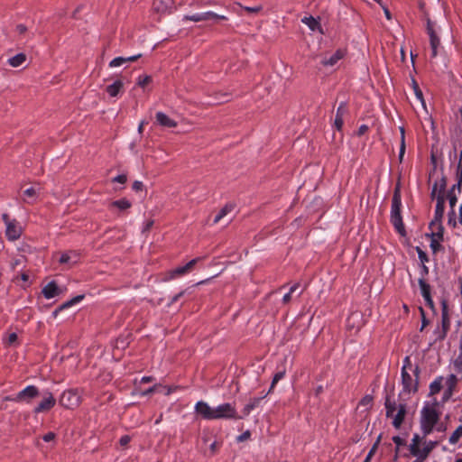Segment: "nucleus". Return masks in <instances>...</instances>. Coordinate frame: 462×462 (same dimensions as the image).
I'll return each instance as SVG.
<instances>
[{
	"mask_svg": "<svg viewBox=\"0 0 462 462\" xmlns=\"http://www.w3.org/2000/svg\"><path fill=\"white\" fill-rule=\"evenodd\" d=\"M40 392L34 385H29L23 391L19 392L14 397H6L7 401H14L16 402H30L33 398L39 396Z\"/></svg>",
	"mask_w": 462,
	"mask_h": 462,
	"instance_id": "423d86ee",
	"label": "nucleus"
},
{
	"mask_svg": "<svg viewBox=\"0 0 462 462\" xmlns=\"http://www.w3.org/2000/svg\"><path fill=\"white\" fill-rule=\"evenodd\" d=\"M457 383V377L455 374H450L448 378V394H452V390L455 387Z\"/></svg>",
	"mask_w": 462,
	"mask_h": 462,
	"instance_id": "3c124183",
	"label": "nucleus"
},
{
	"mask_svg": "<svg viewBox=\"0 0 462 462\" xmlns=\"http://www.w3.org/2000/svg\"><path fill=\"white\" fill-rule=\"evenodd\" d=\"M360 319V314L356 312L352 313L346 320V326L348 328H353L355 327V321Z\"/></svg>",
	"mask_w": 462,
	"mask_h": 462,
	"instance_id": "79ce46f5",
	"label": "nucleus"
},
{
	"mask_svg": "<svg viewBox=\"0 0 462 462\" xmlns=\"http://www.w3.org/2000/svg\"><path fill=\"white\" fill-rule=\"evenodd\" d=\"M284 374H285V371H279V372H277V373L274 374V376H273V382H272L271 387H270V389H269V391H268V393H272V391H273V389L274 385H275V384H276L280 380H282V379L284 377Z\"/></svg>",
	"mask_w": 462,
	"mask_h": 462,
	"instance_id": "a19ab883",
	"label": "nucleus"
},
{
	"mask_svg": "<svg viewBox=\"0 0 462 462\" xmlns=\"http://www.w3.org/2000/svg\"><path fill=\"white\" fill-rule=\"evenodd\" d=\"M412 87H413V90H414L416 97L424 105L422 91L420 90L419 85L417 84V82L414 79H412Z\"/></svg>",
	"mask_w": 462,
	"mask_h": 462,
	"instance_id": "ea45409f",
	"label": "nucleus"
},
{
	"mask_svg": "<svg viewBox=\"0 0 462 462\" xmlns=\"http://www.w3.org/2000/svg\"><path fill=\"white\" fill-rule=\"evenodd\" d=\"M440 241L441 240H439L437 237H431L430 248L433 253H437L438 251H439L442 248V246L440 245Z\"/></svg>",
	"mask_w": 462,
	"mask_h": 462,
	"instance_id": "c03bdc74",
	"label": "nucleus"
},
{
	"mask_svg": "<svg viewBox=\"0 0 462 462\" xmlns=\"http://www.w3.org/2000/svg\"><path fill=\"white\" fill-rule=\"evenodd\" d=\"M215 420L219 419H234L240 420L244 416H239L236 412V407L231 403H223L214 408Z\"/></svg>",
	"mask_w": 462,
	"mask_h": 462,
	"instance_id": "39448f33",
	"label": "nucleus"
},
{
	"mask_svg": "<svg viewBox=\"0 0 462 462\" xmlns=\"http://www.w3.org/2000/svg\"><path fill=\"white\" fill-rule=\"evenodd\" d=\"M195 411L205 420H215L214 408H211L203 401H199L196 403Z\"/></svg>",
	"mask_w": 462,
	"mask_h": 462,
	"instance_id": "9d476101",
	"label": "nucleus"
},
{
	"mask_svg": "<svg viewBox=\"0 0 462 462\" xmlns=\"http://www.w3.org/2000/svg\"><path fill=\"white\" fill-rule=\"evenodd\" d=\"M456 191H457V187H455V184L451 187V189L448 191L447 199L449 203L450 208H455L457 202V197L456 194Z\"/></svg>",
	"mask_w": 462,
	"mask_h": 462,
	"instance_id": "473e14b6",
	"label": "nucleus"
},
{
	"mask_svg": "<svg viewBox=\"0 0 462 462\" xmlns=\"http://www.w3.org/2000/svg\"><path fill=\"white\" fill-rule=\"evenodd\" d=\"M5 235L11 241H14L21 236L22 227L15 219H13L12 223H8V226H6Z\"/></svg>",
	"mask_w": 462,
	"mask_h": 462,
	"instance_id": "4468645a",
	"label": "nucleus"
},
{
	"mask_svg": "<svg viewBox=\"0 0 462 462\" xmlns=\"http://www.w3.org/2000/svg\"><path fill=\"white\" fill-rule=\"evenodd\" d=\"M430 36V43L431 47V57L435 58L438 54V47L440 44V41L439 36L437 35L436 32H431Z\"/></svg>",
	"mask_w": 462,
	"mask_h": 462,
	"instance_id": "393cba45",
	"label": "nucleus"
},
{
	"mask_svg": "<svg viewBox=\"0 0 462 462\" xmlns=\"http://www.w3.org/2000/svg\"><path fill=\"white\" fill-rule=\"evenodd\" d=\"M56 403V400L53 395L49 393L47 396H45L42 401L34 408L33 411L35 413L44 412L50 411L52 407H54Z\"/></svg>",
	"mask_w": 462,
	"mask_h": 462,
	"instance_id": "9b49d317",
	"label": "nucleus"
},
{
	"mask_svg": "<svg viewBox=\"0 0 462 462\" xmlns=\"http://www.w3.org/2000/svg\"><path fill=\"white\" fill-rule=\"evenodd\" d=\"M250 436H251L250 431L246 430L237 437V441H239V442L245 441V440L248 439L250 438Z\"/></svg>",
	"mask_w": 462,
	"mask_h": 462,
	"instance_id": "0e129e2a",
	"label": "nucleus"
},
{
	"mask_svg": "<svg viewBox=\"0 0 462 462\" xmlns=\"http://www.w3.org/2000/svg\"><path fill=\"white\" fill-rule=\"evenodd\" d=\"M410 372L411 371L401 372L402 390L400 395L416 393L419 390V378L420 374L419 365H416L411 372L414 378Z\"/></svg>",
	"mask_w": 462,
	"mask_h": 462,
	"instance_id": "7ed1b4c3",
	"label": "nucleus"
},
{
	"mask_svg": "<svg viewBox=\"0 0 462 462\" xmlns=\"http://www.w3.org/2000/svg\"><path fill=\"white\" fill-rule=\"evenodd\" d=\"M133 189L134 191H140L143 189V184L142 181H139V180H135L134 183H133V186H132Z\"/></svg>",
	"mask_w": 462,
	"mask_h": 462,
	"instance_id": "69168bd1",
	"label": "nucleus"
},
{
	"mask_svg": "<svg viewBox=\"0 0 462 462\" xmlns=\"http://www.w3.org/2000/svg\"><path fill=\"white\" fill-rule=\"evenodd\" d=\"M462 436V425L458 426L457 430L449 437V443L456 444Z\"/></svg>",
	"mask_w": 462,
	"mask_h": 462,
	"instance_id": "4c0bfd02",
	"label": "nucleus"
},
{
	"mask_svg": "<svg viewBox=\"0 0 462 462\" xmlns=\"http://www.w3.org/2000/svg\"><path fill=\"white\" fill-rule=\"evenodd\" d=\"M417 253L419 259L421 261L422 263L429 261L427 254L422 251L420 247H417Z\"/></svg>",
	"mask_w": 462,
	"mask_h": 462,
	"instance_id": "5fc2aeb1",
	"label": "nucleus"
},
{
	"mask_svg": "<svg viewBox=\"0 0 462 462\" xmlns=\"http://www.w3.org/2000/svg\"><path fill=\"white\" fill-rule=\"evenodd\" d=\"M346 113H347L346 103V102H341V104L339 105V106L337 109L336 118H335V122H334L335 127L338 131H340L342 129V127H343V124H344L343 116Z\"/></svg>",
	"mask_w": 462,
	"mask_h": 462,
	"instance_id": "a211bd4d",
	"label": "nucleus"
},
{
	"mask_svg": "<svg viewBox=\"0 0 462 462\" xmlns=\"http://www.w3.org/2000/svg\"><path fill=\"white\" fill-rule=\"evenodd\" d=\"M442 388V377H438L430 385V395L437 394Z\"/></svg>",
	"mask_w": 462,
	"mask_h": 462,
	"instance_id": "72a5a7b5",
	"label": "nucleus"
},
{
	"mask_svg": "<svg viewBox=\"0 0 462 462\" xmlns=\"http://www.w3.org/2000/svg\"><path fill=\"white\" fill-rule=\"evenodd\" d=\"M298 287H299L298 283H296L291 287L290 291L288 293H286L282 298L283 303L287 304L290 302V300L291 299V294L298 289Z\"/></svg>",
	"mask_w": 462,
	"mask_h": 462,
	"instance_id": "49530a36",
	"label": "nucleus"
},
{
	"mask_svg": "<svg viewBox=\"0 0 462 462\" xmlns=\"http://www.w3.org/2000/svg\"><path fill=\"white\" fill-rule=\"evenodd\" d=\"M439 414L434 406L426 404L422 408L420 421L436 425V423L439 421Z\"/></svg>",
	"mask_w": 462,
	"mask_h": 462,
	"instance_id": "6e6552de",
	"label": "nucleus"
},
{
	"mask_svg": "<svg viewBox=\"0 0 462 462\" xmlns=\"http://www.w3.org/2000/svg\"><path fill=\"white\" fill-rule=\"evenodd\" d=\"M152 82V77L149 75H142L137 79V85L141 88H145L148 84Z\"/></svg>",
	"mask_w": 462,
	"mask_h": 462,
	"instance_id": "58836bf2",
	"label": "nucleus"
},
{
	"mask_svg": "<svg viewBox=\"0 0 462 462\" xmlns=\"http://www.w3.org/2000/svg\"><path fill=\"white\" fill-rule=\"evenodd\" d=\"M55 439V434L53 432H48L42 437V439L46 442H50Z\"/></svg>",
	"mask_w": 462,
	"mask_h": 462,
	"instance_id": "774afa93",
	"label": "nucleus"
},
{
	"mask_svg": "<svg viewBox=\"0 0 462 462\" xmlns=\"http://www.w3.org/2000/svg\"><path fill=\"white\" fill-rule=\"evenodd\" d=\"M122 88L123 82L121 80H116L113 84L106 87V92L110 97H115L118 95Z\"/></svg>",
	"mask_w": 462,
	"mask_h": 462,
	"instance_id": "a878e982",
	"label": "nucleus"
},
{
	"mask_svg": "<svg viewBox=\"0 0 462 462\" xmlns=\"http://www.w3.org/2000/svg\"><path fill=\"white\" fill-rule=\"evenodd\" d=\"M402 198L401 188L398 183L393 190L391 208V222L401 236H405V227L401 215Z\"/></svg>",
	"mask_w": 462,
	"mask_h": 462,
	"instance_id": "f257e3e1",
	"label": "nucleus"
},
{
	"mask_svg": "<svg viewBox=\"0 0 462 462\" xmlns=\"http://www.w3.org/2000/svg\"><path fill=\"white\" fill-rule=\"evenodd\" d=\"M419 285L420 288L421 295L426 302V305L433 311H435V305L430 294V285L427 283L425 279L423 278L419 279Z\"/></svg>",
	"mask_w": 462,
	"mask_h": 462,
	"instance_id": "1a4fd4ad",
	"label": "nucleus"
},
{
	"mask_svg": "<svg viewBox=\"0 0 462 462\" xmlns=\"http://www.w3.org/2000/svg\"><path fill=\"white\" fill-rule=\"evenodd\" d=\"M447 187V178L445 176H442L440 178L439 182V194H438L436 200V208H435V213H434V218L431 221H442L443 216H444V210H445V200L446 197L444 195V192L446 190Z\"/></svg>",
	"mask_w": 462,
	"mask_h": 462,
	"instance_id": "20e7f679",
	"label": "nucleus"
},
{
	"mask_svg": "<svg viewBox=\"0 0 462 462\" xmlns=\"http://www.w3.org/2000/svg\"><path fill=\"white\" fill-rule=\"evenodd\" d=\"M441 328L448 331L450 328V319L448 314V305L447 300H441Z\"/></svg>",
	"mask_w": 462,
	"mask_h": 462,
	"instance_id": "dca6fc26",
	"label": "nucleus"
},
{
	"mask_svg": "<svg viewBox=\"0 0 462 462\" xmlns=\"http://www.w3.org/2000/svg\"><path fill=\"white\" fill-rule=\"evenodd\" d=\"M26 60V55L24 53H18L15 56L8 60L10 66L16 68L21 66Z\"/></svg>",
	"mask_w": 462,
	"mask_h": 462,
	"instance_id": "c756f323",
	"label": "nucleus"
},
{
	"mask_svg": "<svg viewBox=\"0 0 462 462\" xmlns=\"http://www.w3.org/2000/svg\"><path fill=\"white\" fill-rule=\"evenodd\" d=\"M42 292L46 299H52L60 294V290L56 282L52 281L43 287Z\"/></svg>",
	"mask_w": 462,
	"mask_h": 462,
	"instance_id": "6ab92c4d",
	"label": "nucleus"
},
{
	"mask_svg": "<svg viewBox=\"0 0 462 462\" xmlns=\"http://www.w3.org/2000/svg\"><path fill=\"white\" fill-rule=\"evenodd\" d=\"M448 224L449 226H451L452 227H456L457 226V221H456V212H455V209L454 208H450V211L448 212Z\"/></svg>",
	"mask_w": 462,
	"mask_h": 462,
	"instance_id": "a18cd8bd",
	"label": "nucleus"
},
{
	"mask_svg": "<svg viewBox=\"0 0 462 462\" xmlns=\"http://www.w3.org/2000/svg\"><path fill=\"white\" fill-rule=\"evenodd\" d=\"M184 20L187 21H192V22H201L204 21L203 19V13L201 14H195L192 15H185Z\"/></svg>",
	"mask_w": 462,
	"mask_h": 462,
	"instance_id": "09e8293b",
	"label": "nucleus"
},
{
	"mask_svg": "<svg viewBox=\"0 0 462 462\" xmlns=\"http://www.w3.org/2000/svg\"><path fill=\"white\" fill-rule=\"evenodd\" d=\"M83 299H84V295H78V296H76V297L72 298L71 300H68V301L64 302L63 304H61V305L59 307V309H57V310L53 312V315H54V316H56L60 310H64V309L69 308V307H71L72 305H74V304H76V303L79 302V301H80L81 300H83Z\"/></svg>",
	"mask_w": 462,
	"mask_h": 462,
	"instance_id": "c85d7f7f",
	"label": "nucleus"
},
{
	"mask_svg": "<svg viewBox=\"0 0 462 462\" xmlns=\"http://www.w3.org/2000/svg\"><path fill=\"white\" fill-rule=\"evenodd\" d=\"M41 189L40 184L25 189L23 191V201L25 203H33L37 199Z\"/></svg>",
	"mask_w": 462,
	"mask_h": 462,
	"instance_id": "f8f14e48",
	"label": "nucleus"
},
{
	"mask_svg": "<svg viewBox=\"0 0 462 462\" xmlns=\"http://www.w3.org/2000/svg\"><path fill=\"white\" fill-rule=\"evenodd\" d=\"M344 56V51L342 50H337L334 54H332L328 59L324 58L321 61L324 66H334L339 60H341Z\"/></svg>",
	"mask_w": 462,
	"mask_h": 462,
	"instance_id": "4be33fe9",
	"label": "nucleus"
},
{
	"mask_svg": "<svg viewBox=\"0 0 462 462\" xmlns=\"http://www.w3.org/2000/svg\"><path fill=\"white\" fill-rule=\"evenodd\" d=\"M125 62H126L125 58H124V57H116V58H115L114 60H112L110 61L109 67H111V68L118 67V66H121L122 64H124Z\"/></svg>",
	"mask_w": 462,
	"mask_h": 462,
	"instance_id": "8fccbe9b",
	"label": "nucleus"
},
{
	"mask_svg": "<svg viewBox=\"0 0 462 462\" xmlns=\"http://www.w3.org/2000/svg\"><path fill=\"white\" fill-rule=\"evenodd\" d=\"M155 117L158 124L163 127L172 128L177 126V123L162 112H157Z\"/></svg>",
	"mask_w": 462,
	"mask_h": 462,
	"instance_id": "412c9836",
	"label": "nucleus"
},
{
	"mask_svg": "<svg viewBox=\"0 0 462 462\" xmlns=\"http://www.w3.org/2000/svg\"><path fill=\"white\" fill-rule=\"evenodd\" d=\"M456 180L457 183L455 184V187H457V193H460L462 187V150L459 152L458 162L457 165Z\"/></svg>",
	"mask_w": 462,
	"mask_h": 462,
	"instance_id": "5701e85b",
	"label": "nucleus"
},
{
	"mask_svg": "<svg viewBox=\"0 0 462 462\" xmlns=\"http://www.w3.org/2000/svg\"><path fill=\"white\" fill-rule=\"evenodd\" d=\"M301 22L308 25V27L311 31H317L319 30L321 32V26L318 20H316L313 16L304 17Z\"/></svg>",
	"mask_w": 462,
	"mask_h": 462,
	"instance_id": "bb28decb",
	"label": "nucleus"
},
{
	"mask_svg": "<svg viewBox=\"0 0 462 462\" xmlns=\"http://www.w3.org/2000/svg\"><path fill=\"white\" fill-rule=\"evenodd\" d=\"M199 258L192 259L191 261L187 263L185 265L173 269L170 273L171 277L173 278L176 276H180V275H183V274L190 272L193 269V267L195 266V264L199 262Z\"/></svg>",
	"mask_w": 462,
	"mask_h": 462,
	"instance_id": "2eb2a0df",
	"label": "nucleus"
},
{
	"mask_svg": "<svg viewBox=\"0 0 462 462\" xmlns=\"http://www.w3.org/2000/svg\"><path fill=\"white\" fill-rule=\"evenodd\" d=\"M79 260V253L77 251H69L62 253L59 263L61 264L69 263V264H75Z\"/></svg>",
	"mask_w": 462,
	"mask_h": 462,
	"instance_id": "f3484780",
	"label": "nucleus"
},
{
	"mask_svg": "<svg viewBox=\"0 0 462 462\" xmlns=\"http://www.w3.org/2000/svg\"><path fill=\"white\" fill-rule=\"evenodd\" d=\"M393 441L396 444V447H398V448L401 446H404L406 444L405 440L399 436L393 437Z\"/></svg>",
	"mask_w": 462,
	"mask_h": 462,
	"instance_id": "680f3d73",
	"label": "nucleus"
},
{
	"mask_svg": "<svg viewBox=\"0 0 462 462\" xmlns=\"http://www.w3.org/2000/svg\"><path fill=\"white\" fill-rule=\"evenodd\" d=\"M455 367L460 373H462V354H459L458 357L455 360Z\"/></svg>",
	"mask_w": 462,
	"mask_h": 462,
	"instance_id": "052dcab7",
	"label": "nucleus"
},
{
	"mask_svg": "<svg viewBox=\"0 0 462 462\" xmlns=\"http://www.w3.org/2000/svg\"><path fill=\"white\" fill-rule=\"evenodd\" d=\"M438 445L437 441H429L425 443L422 449H420L421 458H427L430 453Z\"/></svg>",
	"mask_w": 462,
	"mask_h": 462,
	"instance_id": "f704fd0d",
	"label": "nucleus"
},
{
	"mask_svg": "<svg viewBox=\"0 0 462 462\" xmlns=\"http://www.w3.org/2000/svg\"><path fill=\"white\" fill-rule=\"evenodd\" d=\"M420 436L418 434H414V436L411 439V443L409 448L411 455H417V454H419V451H420Z\"/></svg>",
	"mask_w": 462,
	"mask_h": 462,
	"instance_id": "2f4dec72",
	"label": "nucleus"
},
{
	"mask_svg": "<svg viewBox=\"0 0 462 462\" xmlns=\"http://www.w3.org/2000/svg\"><path fill=\"white\" fill-rule=\"evenodd\" d=\"M60 403L67 409H74L80 403V395L77 390L65 391L60 398Z\"/></svg>",
	"mask_w": 462,
	"mask_h": 462,
	"instance_id": "0eeeda50",
	"label": "nucleus"
},
{
	"mask_svg": "<svg viewBox=\"0 0 462 462\" xmlns=\"http://www.w3.org/2000/svg\"><path fill=\"white\" fill-rule=\"evenodd\" d=\"M400 132H401V145H400V152H399V160H400V162H402V158L404 156V153H405V149H406L404 128L400 127Z\"/></svg>",
	"mask_w": 462,
	"mask_h": 462,
	"instance_id": "c9c22d12",
	"label": "nucleus"
},
{
	"mask_svg": "<svg viewBox=\"0 0 462 462\" xmlns=\"http://www.w3.org/2000/svg\"><path fill=\"white\" fill-rule=\"evenodd\" d=\"M380 441H381V435L377 438L376 441L372 446V448L369 450V452H368L366 457L365 458L364 462H370L371 458L373 457V456L374 455V453L376 452V450L378 448V445H379Z\"/></svg>",
	"mask_w": 462,
	"mask_h": 462,
	"instance_id": "e433bc0d",
	"label": "nucleus"
},
{
	"mask_svg": "<svg viewBox=\"0 0 462 462\" xmlns=\"http://www.w3.org/2000/svg\"><path fill=\"white\" fill-rule=\"evenodd\" d=\"M216 16H217V14H215L213 12H210V11L203 13V19H204V21L210 20V19H215Z\"/></svg>",
	"mask_w": 462,
	"mask_h": 462,
	"instance_id": "338daca9",
	"label": "nucleus"
},
{
	"mask_svg": "<svg viewBox=\"0 0 462 462\" xmlns=\"http://www.w3.org/2000/svg\"><path fill=\"white\" fill-rule=\"evenodd\" d=\"M132 206L131 202L126 199H118V200H115V201H112L110 203V208H118L119 210H126L128 208H130Z\"/></svg>",
	"mask_w": 462,
	"mask_h": 462,
	"instance_id": "cd10ccee",
	"label": "nucleus"
},
{
	"mask_svg": "<svg viewBox=\"0 0 462 462\" xmlns=\"http://www.w3.org/2000/svg\"><path fill=\"white\" fill-rule=\"evenodd\" d=\"M266 395H263L262 397H254L249 401V402L244 407L243 409V414L244 416L249 415L251 411L255 409L259 406L261 401L265 397Z\"/></svg>",
	"mask_w": 462,
	"mask_h": 462,
	"instance_id": "b1692460",
	"label": "nucleus"
},
{
	"mask_svg": "<svg viewBox=\"0 0 462 462\" xmlns=\"http://www.w3.org/2000/svg\"><path fill=\"white\" fill-rule=\"evenodd\" d=\"M414 369V367L412 366V364H411V357L410 356H405L404 359H403V364H402V367L401 369V372H403V371H411L412 372V370Z\"/></svg>",
	"mask_w": 462,
	"mask_h": 462,
	"instance_id": "37998d69",
	"label": "nucleus"
},
{
	"mask_svg": "<svg viewBox=\"0 0 462 462\" xmlns=\"http://www.w3.org/2000/svg\"><path fill=\"white\" fill-rule=\"evenodd\" d=\"M434 426H435V424H429V423L420 421L421 430L423 431L425 436L432 432Z\"/></svg>",
	"mask_w": 462,
	"mask_h": 462,
	"instance_id": "de8ad7c7",
	"label": "nucleus"
},
{
	"mask_svg": "<svg viewBox=\"0 0 462 462\" xmlns=\"http://www.w3.org/2000/svg\"><path fill=\"white\" fill-rule=\"evenodd\" d=\"M127 180V177L125 174H120V175H117L116 177H115L112 181L113 182H119V183H122V184H125Z\"/></svg>",
	"mask_w": 462,
	"mask_h": 462,
	"instance_id": "13d9d810",
	"label": "nucleus"
},
{
	"mask_svg": "<svg viewBox=\"0 0 462 462\" xmlns=\"http://www.w3.org/2000/svg\"><path fill=\"white\" fill-rule=\"evenodd\" d=\"M262 5H256L254 7L245 6L244 9L250 14H256L262 10Z\"/></svg>",
	"mask_w": 462,
	"mask_h": 462,
	"instance_id": "bf43d9fd",
	"label": "nucleus"
},
{
	"mask_svg": "<svg viewBox=\"0 0 462 462\" xmlns=\"http://www.w3.org/2000/svg\"><path fill=\"white\" fill-rule=\"evenodd\" d=\"M373 402V397L371 395H365L362 400L360 401V405L363 406H368L371 405Z\"/></svg>",
	"mask_w": 462,
	"mask_h": 462,
	"instance_id": "4d7b16f0",
	"label": "nucleus"
},
{
	"mask_svg": "<svg viewBox=\"0 0 462 462\" xmlns=\"http://www.w3.org/2000/svg\"><path fill=\"white\" fill-rule=\"evenodd\" d=\"M439 182L440 179L439 180H436L432 186L431 192H430V199H435L437 198V192L439 193Z\"/></svg>",
	"mask_w": 462,
	"mask_h": 462,
	"instance_id": "603ef678",
	"label": "nucleus"
},
{
	"mask_svg": "<svg viewBox=\"0 0 462 462\" xmlns=\"http://www.w3.org/2000/svg\"><path fill=\"white\" fill-rule=\"evenodd\" d=\"M234 209V206L232 204H226L224 208L220 209V211L216 215L214 218V223H218L225 216L230 213Z\"/></svg>",
	"mask_w": 462,
	"mask_h": 462,
	"instance_id": "7c9ffc66",
	"label": "nucleus"
},
{
	"mask_svg": "<svg viewBox=\"0 0 462 462\" xmlns=\"http://www.w3.org/2000/svg\"><path fill=\"white\" fill-rule=\"evenodd\" d=\"M384 406L386 410V417L393 418V426L395 429H399L404 421L406 415V404L400 403L396 404L395 401H392L389 395H386Z\"/></svg>",
	"mask_w": 462,
	"mask_h": 462,
	"instance_id": "f03ea898",
	"label": "nucleus"
},
{
	"mask_svg": "<svg viewBox=\"0 0 462 462\" xmlns=\"http://www.w3.org/2000/svg\"><path fill=\"white\" fill-rule=\"evenodd\" d=\"M131 440V438L130 436L128 435H124L120 438L119 439V444L122 446V447H126L128 445V443L130 442Z\"/></svg>",
	"mask_w": 462,
	"mask_h": 462,
	"instance_id": "e2e57ef3",
	"label": "nucleus"
},
{
	"mask_svg": "<svg viewBox=\"0 0 462 462\" xmlns=\"http://www.w3.org/2000/svg\"><path fill=\"white\" fill-rule=\"evenodd\" d=\"M173 5V0H153L152 8L156 13L166 14L171 12Z\"/></svg>",
	"mask_w": 462,
	"mask_h": 462,
	"instance_id": "ddd939ff",
	"label": "nucleus"
},
{
	"mask_svg": "<svg viewBox=\"0 0 462 462\" xmlns=\"http://www.w3.org/2000/svg\"><path fill=\"white\" fill-rule=\"evenodd\" d=\"M448 331H446V330H443L441 328V330H439V328H437L435 330V333L438 334V337H437V339L436 340H439V341H442L446 338L447 337V334H448Z\"/></svg>",
	"mask_w": 462,
	"mask_h": 462,
	"instance_id": "6e6d98bb",
	"label": "nucleus"
},
{
	"mask_svg": "<svg viewBox=\"0 0 462 462\" xmlns=\"http://www.w3.org/2000/svg\"><path fill=\"white\" fill-rule=\"evenodd\" d=\"M420 315H421V328H420V331L423 330V328L429 325L430 321L427 319L426 316H425V311L423 310V308L420 307Z\"/></svg>",
	"mask_w": 462,
	"mask_h": 462,
	"instance_id": "864d4df0",
	"label": "nucleus"
},
{
	"mask_svg": "<svg viewBox=\"0 0 462 462\" xmlns=\"http://www.w3.org/2000/svg\"><path fill=\"white\" fill-rule=\"evenodd\" d=\"M430 228L431 229L430 237H437L439 240H443L444 238V226H442V221H430Z\"/></svg>",
	"mask_w": 462,
	"mask_h": 462,
	"instance_id": "aec40b11",
	"label": "nucleus"
}]
</instances>
